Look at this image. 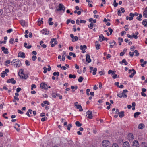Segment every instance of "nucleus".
<instances>
[{
	"instance_id": "obj_1",
	"label": "nucleus",
	"mask_w": 147,
	"mask_h": 147,
	"mask_svg": "<svg viewBox=\"0 0 147 147\" xmlns=\"http://www.w3.org/2000/svg\"><path fill=\"white\" fill-rule=\"evenodd\" d=\"M11 65L16 67H18L21 65V63L20 60L14 59L11 62Z\"/></svg>"
},
{
	"instance_id": "obj_2",
	"label": "nucleus",
	"mask_w": 147,
	"mask_h": 147,
	"mask_svg": "<svg viewBox=\"0 0 147 147\" xmlns=\"http://www.w3.org/2000/svg\"><path fill=\"white\" fill-rule=\"evenodd\" d=\"M23 69H20L18 72V75L20 78L26 79L27 78V76L23 73Z\"/></svg>"
},
{
	"instance_id": "obj_3",
	"label": "nucleus",
	"mask_w": 147,
	"mask_h": 147,
	"mask_svg": "<svg viewBox=\"0 0 147 147\" xmlns=\"http://www.w3.org/2000/svg\"><path fill=\"white\" fill-rule=\"evenodd\" d=\"M110 144V142L108 140H104L102 142V146L103 147H107Z\"/></svg>"
},
{
	"instance_id": "obj_4",
	"label": "nucleus",
	"mask_w": 147,
	"mask_h": 147,
	"mask_svg": "<svg viewBox=\"0 0 147 147\" xmlns=\"http://www.w3.org/2000/svg\"><path fill=\"white\" fill-rule=\"evenodd\" d=\"M86 116H87V117L90 119H92V112L91 111H88L86 112Z\"/></svg>"
},
{
	"instance_id": "obj_5",
	"label": "nucleus",
	"mask_w": 147,
	"mask_h": 147,
	"mask_svg": "<svg viewBox=\"0 0 147 147\" xmlns=\"http://www.w3.org/2000/svg\"><path fill=\"white\" fill-rule=\"evenodd\" d=\"M138 13L136 12L134 13V14L132 13H130L129 14V16H130V17H129V20H132V19H133V17L134 16H138Z\"/></svg>"
},
{
	"instance_id": "obj_6",
	"label": "nucleus",
	"mask_w": 147,
	"mask_h": 147,
	"mask_svg": "<svg viewBox=\"0 0 147 147\" xmlns=\"http://www.w3.org/2000/svg\"><path fill=\"white\" fill-rule=\"evenodd\" d=\"M59 8L57 9V11L63 10L64 11L65 9V7L64 5L62 4H59Z\"/></svg>"
},
{
	"instance_id": "obj_7",
	"label": "nucleus",
	"mask_w": 147,
	"mask_h": 147,
	"mask_svg": "<svg viewBox=\"0 0 147 147\" xmlns=\"http://www.w3.org/2000/svg\"><path fill=\"white\" fill-rule=\"evenodd\" d=\"M132 71H133V73L129 75V77L130 78H132L134 75L136 73V71L134 69H132V70H129V73L130 74L131 73Z\"/></svg>"
},
{
	"instance_id": "obj_8",
	"label": "nucleus",
	"mask_w": 147,
	"mask_h": 147,
	"mask_svg": "<svg viewBox=\"0 0 147 147\" xmlns=\"http://www.w3.org/2000/svg\"><path fill=\"white\" fill-rule=\"evenodd\" d=\"M40 86L41 88L42 89H47V85L45 83H41L40 84Z\"/></svg>"
},
{
	"instance_id": "obj_9",
	"label": "nucleus",
	"mask_w": 147,
	"mask_h": 147,
	"mask_svg": "<svg viewBox=\"0 0 147 147\" xmlns=\"http://www.w3.org/2000/svg\"><path fill=\"white\" fill-rule=\"evenodd\" d=\"M18 57H20L22 58H25V53L24 52H20L19 53L18 55Z\"/></svg>"
},
{
	"instance_id": "obj_10",
	"label": "nucleus",
	"mask_w": 147,
	"mask_h": 147,
	"mask_svg": "<svg viewBox=\"0 0 147 147\" xmlns=\"http://www.w3.org/2000/svg\"><path fill=\"white\" fill-rule=\"evenodd\" d=\"M7 83H11L13 84H15L16 83V81L13 78H12L7 80Z\"/></svg>"
},
{
	"instance_id": "obj_11",
	"label": "nucleus",
	"mask_w": 147,
	"mask_h": 147,
	"mask_svg": "<svg viewBox=\"0 0 147 147\" xmlns=\"http://www.w3.org/2000/svg\"><path fill=\"white\" fill-rule=\"evenodd\" d=\"M134 139L133 135L131 133H129L128 135V139L129 141H132Z\"/></svg>"
},
{
	"instance_id": "obj_12",
	"label": "nucleus",
	"mask_w": 147,
	"mask_h": 147,
	"mask_svg": "<svg viewBox=\"0 0 147 147\" xmlns=\"http://www.w3.org/2000/svg\"><path fill=\"white\" fill-rule=\"evenodd\" d=\"M128 91L127 90H123V92L121 93L122 96L123 97L126 98L127 97L126 93H127Z\"/></svg>"
},
{
	"instance_id": "obj_13",
	"label": "nucleus",
	"mask_w": 147,
	"mask_h": 147,
	"mask_svg": "<svg viewBox=\"0 0 147 147\" xmlns=\"http://www.w3.org/2000/svg\"><path fill=\"white\" fill-rule=\"evenodd\" d=\"M86 61L88 63L91 62V60L90 58V55L89 54H88L86 55Z\"/></svg>"
},
{
	"instance_id": "obj_14",
	"label": "nucleus",
	"mask_w": 147,
	"mask_h": 147,
	"mask_svg": "<svg viewBox=\"0 0 147 147\" xmlns=\"http://www.w3.org/2000/svg\"><path fill=\"white\" fill-rule=\"evenodd\" d=\"M1 49L5 54H7L9 52L7 48H5L4 47H3L1 48Z\"/></svg>"
},
{
	"instance_id": "obj_15",
	"label": "nucleus",
	"mask_w": 147,
	"mask_h": 147,
	"mask_svg": "<svg viewBox=\"0 0 147 147\" xmlns=\"http://www.w3.org/2000/svg\"><path fill=\"white\" fill-rule=\"evenodd\" d=\"M123 147H130L129 144L127 141L124 142L123 144Z\"/></svg>"
},
{
	"instance_id": "obj_16",
	"label": "nucleus",
	"mask_w": 147,
	"mask_h": 147,
	"mask_svg": "<svg viewBox=\"0 0 147 147\" xmlns=\"http://www.w3.org/2000/svg\"><path fill=\"white\" fill-rule=\"evenodd\" d=\"M143 16L145 18H147V7L145 9L143 12Z\"/></svg>"
},
{
	"instance_id": "obj_17",
	"label": "nucleus",
	"mask_w": 147,
	"mask_h": 147,
	"mask_svg": "<svg viewBox=\"0 0 147 147\" xmlns=\"http://www.w3.org/2000/svg\"><path fill=\"white\" fill-rule=\"evenodd\" d=\"M41 32L44 35H48L49 34V31L47 32L45 30L43 29L41 31Z\"/></svg>"
},
{
	"instance_id": "obj_18",
	"label": "nucleus",
	"mask_w": 147,
	"mask_h": 147,
	"mask_svg": "<svg viewBox=\"0 0 147 147\" xmlns=\"http://www.w3.org/2000/svg\"><path fill=\"white\" fill-rule=\"evenodd\" d=\"M95 45L96 46V48L97 50H98L100 49V45L98 41H96L95 42Z\"/></svg>"
},
{
	"instance_id": "obj_19",
	"label": "nucleus",
	"mask_w": 147,
	"mask_h": 147,
	"mask_svg": "<svg viewBox=\"0 0 147 147\" xmlns=\"http://www.w3.org/2000/svg\"><path fill=\"white\" fill-rule=\"evenodd\" d=\"M80 49L82 51H83V50H85L86 49L87 47L86 45H84L83 46L81 45L80 46Z\"/></svg>"
},
{
	"instance_id": "obj_20",
	"label": "nucleus",
	"mask_w": 147,
	"mask_h": 147,
	"mask_svg": "<svg viewBox=\"0 0 147 147\" xmlns=\"http://www.w3.org/2000/svg\"><path fill=\"white\" fill-rule=\"evenodd\" d=\"M142 24L143 25H144L145 27H146L147 26V20L145 19L142 22Z\"/></svg>"
},
{
	"instance_id": "obj_21",
	"label": "nucleus",
	"mask_w": 147,
	"mask_h": 147,
	"mask_svg": "<svg viewBox=\"0 0 147 147\" xmlns=\"http://www.w3.org/2000/svg\"><path fill=\"white\" fill-rule=\"evenodd\" d=\"M40 18H39L38 19V24L39 26H40L41 25V24H42L43 23V21H42V20H43V18H41V20H40Z\"/></svg>"
},
{
	"instance_id": "obj_22",
	"label": "nucleus",
	"mask_w": 147,
	"mask_h": 147,
	"mask_svg": "<svg viewBox=\"0 0 147 147\" xmlns=\"http://www.w3.org/2000/svg\"><path fill=\"white\" fill-rule=\"evenodd\" d=\"M76 108L77 109H80L79 110V111H83V109H82V107L80 105H78L76 106Z\"/></svg>"
},
{
	"instance_id": "obj_23",
	"label": "nucleus",
	"mask_w": 147,
	"mask_h": 147,
	"mask_svg": "<svg viewBox=\"0 0 147 147\" xmlns=\"http://www.w3.org/2000/svg\"><path fill=\"white\" fill-rule=\"evenodd\" d=\"M141 114L140 112H136L134 113V116L135 118H136L138 117V116Z\"/></svg>"
},
{
	"instance_id": "obj_24",
	"label": "nucleus",
	"mask_w": 147,
	"mask_h": 147,
	"mask_svg": "<svg viewBox=\"0 0 147 147\" xmlns=\"http://www.w3.org/2000/svg\"><path fill=\"white\" fill-rule=\"evenodd\" d=\"M124 112L123 111H121L119 113V117L122 118L124 116Z\"/></svg>"
},
{
	"instance_id": "obj_25",
	"label": "nucleus",
	"mask_w": 147,
	"mask_h": 147,
	"mask_svg": "<svg viewBox=\"0 0 147 147\" xmlns=\"http://www.w3.org/2000/svg\"><path fill=\"white\" fill-rule=\"evenodd\" d=\"M27 44L26 42H25L24 43V46L25 48L28 49L30 48L31 47H32L31 45H28V46H27Z\"/></svg>"
},
{
	"instance_id": "obj_26",
	"label": "nucleus",
	"mask_w": 147,
	"mask_h": 147,
	"mask_svg": "<svg viewBox=\"0 0 147 147\" xmlns=\"http://www.w3.org/2000/svg\"><path fill=\"white\" fill-rule=\"evenodd\" d=\"M133 144L134 146H137L139 145L138 142L137 141L134 140L133 142Z\"/></svg>"
},
{
	"instance_id": "obj_27",
	"label": "nucleus",
	"mask_w": 147,
	"mask_h": 147,
	"mask_svg": "<svg viewBox=\"0 0 147 147\" xmlns=\"http://www.w3.org/2000/svg\"><path fill=\"white\" fill-rule=\"evenodd\" d=\"M75 124L77 126L80 127L82 126V124L80 123L79 121H77L75 122Z\"/></svg>"
},
{
	"instance_id": "obj_28",
	"label": "nucleus",
	"mask_w": 147,
	"mask_h": 147,
	"mask_svg": "<svg viewBox=\"0 0 147 147\" xmlns=\"http://www.w3.org/2000/svg\"><path fill=\"white\" fill-rule=\"evenodd\" d=\"M144 125L143 124H139L138 126V128L140 129H142L143 128V126Z\"/></svg>"
},
{
	"instance_id": "obj_29",
	"label": "nucleus",
	"mask_w": 147,
	"mask_h": 147,
	"mask_svg": "<svg viewBox=\"0 0 147 147\" xmlns=\"http://www.w3.org/2000/svg\"><path fill=\"white\" fill-rule=\"evenodd\" d=\"M120 63H121V64L124 63L125 65H127L128 64L127 62H126V60L125 59H123L122 60V61L120 62Z\"/></svg>"
},
{
	"instance_id": "obj_30",
	"label": "nucleus",
	"mask_w": 147,
	"mask_h": 147,
	"mask_svg": "<svg viewBox=\"0 0 147 147\" xmlns=\"http://www.w3.org/2000/svg\"><path fill=\"white\" fill-rule=\"evenodd\" d=\"M20 22L21 24V25L23 26H25V21L24 20H21L20 21Z\"/></svg>"
},
{
	"instance_id": "obj_31",
	"label": "nucleus",
	"mask_w": 147,
	"mask_h": 147,
	"mask_svg": "<svg viewBox=\"0 0 147 147\" xmlns=\"http://www.w3.org/2000/svg\"><path fill=\"white\" fill-rule=\"evenodd\" d=\"M84 79L83 78L82 76H80L78 80V82H82Z\"/></svg>"
},
{
	"instance_id": "obj_32",
	"label": "nucleus",
	"mask_w": 147,
	"mask_h": 147,
	"mask_svg": "<svg viewBox=\"0 0 147 147\" xmlns=\"http://www.w3.org/2000/svg\"><path fill=\"white\" fill-rule=\"evenodd\" d=\"M115 71H113L112 70H110L108 72V74H112L113 75H114L115 74Z\"/></svg>"
},
{
	"instance_id": "obj_33",
	"label": "nucleus",
	"mask_w": 147,
	"mask_h": 147,
	"mask_svg": "<svg viewBox=\"0 0 147 147\" xmlns=\"http://www.w3.org/2000/svg\"><path fill=\"white\" fill-rule=\"evenodd\" d=\"M69 77L70 78H76V76L75 75H72L71 74H69Z\"/></svg>"
},
{
	"instance_id": "obj_34",
	"label": "nucleus",
	"mask_w": 147,
	"mask_h": 147,
	"mask_svg": "<svg viewBox=\"0 0 147 147\" xmlns=\"http://www.w3.org/2000/svg\"><path fill=\"white\" fill-rule=\"evenodd\" d=\"M97 70V69L96 68H95L93 70V72L92 73L93 75H95L96 74Z\"/></svg>"
},
{
	"instance_id": "obj_35",
	"label": "nucleus",
	"mask_w": 147,
	"mask_h": 147,
	"mask_svg": "<svg viewBox=\"0 0 147 147\" xmlns=\"http://www.w3.org/2000/svg\"><path fill=\"white\" fill-rule=\"evenodd\" d=\"M93 25L94 24L92 22H91L90 24L88 25V27L92 29V27Z\"/></svg>"
},
{
	"instance_id": "obj_36",
	"label": "nucleus",
	"mask_w": 147,
	"mask_h": 147,
	"mask_svg": "<svg viewBox=\"0 0 147 147\" xmlns=\"http://www.w3.org/2000/svg\"><path fill=\"white\" fill-rule=\"evenodd\" d=\"M72 125L71 124H69L68 126H67V129L69 131L70 130V128L71 127H72Z\"/></svg>"
},
{
	"instance_id": "obj_37",
	"label": "nucleus",
	"mask_w": 147,
	"mask_h": 147,
	"mask_svg": "<svg viewBox=\"0 0 147 147\" xmlns=\"http://www.w3.org/2000/svg\"><path fill=\"white\" fill-rule=\"evenodd\" d=\"M109 44L110 45L109 46L110 47L112 48L113 47L114 45V44H113V42H109Z\"/></svg>"
},
{
	"instance_id": "obj_38",
	"label": "nucleus",
	"mask_w": 147,
	"mask_h": 147,
	"mask_svg": "<svg viewBox=\"0 0 147 147\" xmlns=\"http://www.w3.org/2000/svg\"><path fill=\"white\" fill-rule=\"evenodd\" d=\"M114 6L115 7H116L118 5V3L116 2L115 0H114Z\"/></svg>"
},
{
	"instance_id": "obj_39",
	"label": "nucleus",
	"mask_w": 147,
	"mask_h": 147,
	"mask_svg": "<svg viewBox=\"0 0 147 147\" xmlns=\"http://www.w3.org/2000/svg\"><path fill=\"white\" fill-rule=\"evenodd\" d=\"M107 40L108 39L107 38L104 37V38H102V40H101V39H99L98 40L100 42H102V41H103L104 40H106L107 41Z\"/></svg>"
},
{
	"instance_id": "obj_40",
	"label": "nucleus",
	"mask_w": 147,
	"mask_h": 147,
	"mask_svg": "<svg viewBox=\"0 0 147 147\" xmlns=\"http://www.w3.org/2000/svg\"><path fill=\"white\" fill-rule=\"evenodd\" d=\"M25 64L26 65L29 66L30 65V63L28 60H26L25 61Z\"/></svg>"
},
{
	"instance_id": "obj_41",
	"label": "nucleus",
	"mask_w": 147,
	"mask_h": 147,
	"mask_svg": "<svg viewBox=\"0 0 147 147\" xmlns=\"http://www.w3.org/2000/svg\"><path fill=\"white\" fill-rule=\"evenodd\" d=\"M134 53L136 54L135 55L136 56H138L139 55V53H138V51L136 50L134 51Z\"/></svg>"
},
{
	"instance_id": "obj_42",
	"label": "nucleus",
	"mask_w": 147,
	"mask_h": 147,
	"mask_svg": "<svg viewBox=\"0 0 147 147\" xmlns=\"http://www.w3.org/2000/svg\"><path fill=\"white\" fill-rule=\"evenodd\" d=\"M47 119V118L46 117H45L43 118H42L41 119V121H44Z\"/></svg>"
},
{
	"instance_id": "obj_43",
	"label": "nucleus",
	"mask_w": 147,
	"mask_h": 147,
	"mask_svg": "<svg viewBox=\"0 0 147 147\" xmlns=\"http://www.w3.org/2000/svg\"><path fill=\"white\" fill-rule=\"evenodd\" d=\"M36 88V86L34 84H32L31 85V89L32 90H33V88Z\"/></svg>"
},
{
	"instance_id": "obj_44",
	"label": "nucleus",
	"mask_w": 147,
	"mask_h": 147,
	"mask_svg": "<svg viewBox=\"0 0 147 147\" xmlns=\"http://www.w3.org/2000/svg\"><path fill=\"white\" fill-rule=\"evenodd\" d=\"M36 58L37 57L36 56H33L32 58V60L33 61H35Z\"/></svg>"
},
{
	"instance_id": "obj_45",
	"label": "nucleus",
	"mask_w": 147,
	"mask_h": 147,
	"mask_svg": "<svg viewBox=\"0 0 147 147\" xmlns=\"http://www.w3.org/2000/svg\"><path fill=\"white\" fill-rule=\"evenodd\" d=\"M14 42V38H11L10 39L9 42L11 44H13Z\"/></svg>"
},
{
	"instance_id": "obj_46",
	"label": "nucleus",
	"mask_w": 147,
	"mask_h": 147,
	"mask_svg": "<svg viewBox=\"0 0 147 147\" xmlns=\"http://www.w3.org/2000/svg\"><path fill=\"white\" fill-rule=\"evenodd\" d=\"M108 30L110 32V34L111 35L113 32V30L112 29H111V28H108Z\"/></svg>"
},
{
	"instance_id": "obj_47",
	"label": "nucleus",
	"mask_w": 147,
	"mask_h": 147,
	"mask_svg": "<svg viewBox=\"0 0 147 147\" xmlns=\"http://www.w3.org/2000/svg\"><path fill=\"white\" fill-rule=\"evenodd\" d=\"M9 71L8 69H5V71H3V74L5 75V74H6V72H9Z\"/></svg>"
},
{
	"instance_id": "obj_48",
	"label": "nucleus",
	"mask_w": 147,
	"mask_h": 147,
	"mask_svg": "<svg viewBox=\"0 0 147 147\" xmlns=\"http://www.w3.org/2000/svg\"><path fill=\"white\" fill-rule=\"evenodd\" d=\"M56 40V38H53V39H52L50 41V43L51 44L53 43V41H55Z\"/></svg>"
},
{
	"instance_id": "obj_49",
	"label": "nucleus",
	"mask_w": 147,
	"mask_h": 147,
	"mask_svg": "<svg viewBox=\"0 0 147 147\" xmlns=\"http://www.w3.org/2000/svg\"><path fill=\"white\" fill-rule=\"evenodd\" d=\"M134 52H133L132 53H131V52H130L129 53V55L131 57H133V56L134 55Z\"/></svg>"
},
{
	"instance_id": "obj_50",
	"label": "nucleus",
	"mask_w": 147,
	"mask_h": 147,
	"mask_svg": "<svg viewBox=\"0 0 147 147\" xmlns=\"http://www.w3.org/2000/svg\"><path fill=\"white\" fill-rule=\"evenodd\" d=\"M44 71H43V72L45 74L47 72V68L45 67H44L43 68Z\"/></svg>"
},
{
	"instance_id": "obj_51",
	"label": "nucleus",
	"mask_w": 147,
	"mask_h": 147,
	"mask_svg": "<svg viewBox=\"0 0 147 147\" xmlns=\"http://www.w3.org/2000/svg\"><path fill=\"white\" fill-rule=\"evenodd\" d=\"M90 90L89 89H88L86 90V94H87V95L88 96L89 95V92H90Z\"/></svg>"
},
{
	"instance_id": "obj_52",
	"label": "nucleus",
	"mask_w": 147,
	"mask_h": 147,
	"mask_svg": "<svg viewBox=\"0 0 147 147\" xmlns=\"http://www.w3.org/2000/svg\"><path fill=\"white\" fill-rule=\"evenodd\" d=\"M4 105V103L1 104L0 105V108L3 109V105Z\"/></svg>"
},
{
	"instance_id": "obj_53",
	"label": "nucleus",
	"mask_w": 147,
	"mask_h": 147,
	"mask_svg": "<svg viewBox=\"0 0 147 147\" xmlns=\"http://www.w3.org/2000/svg\"><path fill=\"white\" fill-rule=\"evenodd\" d=\"M132 37H133L135 39H136L138 38L137 36V35H135L134 34L132 35Z\"/></svg>"
},
{
	"instance_id": "obj_54",
	"label": "nucleus",
	"mask_w": 147,
	"mask_h": 147,
	"mask_svg": "<svg viewBox=\"0 0 147 147\" xmlns=\"http://www.w3.org/2000/svg\"><path fill=\"white\" fill-rule=\"evenodd\" d=\"M21 90V89L20 88H18L16 89V91L17 92H19Z\"/></svg>"
},
{
	"instance_id": "obj_55",
	"label": "nucleus",
	"mask_w": 147,
	"mask_h": 147,
	"mask_svg": "<svg viewBox=\"0 0 147 147\" xmlns=\"http://www.w3.org/2000/svg\"><path fill=\"white\" fill-rule=\"evenodd\" d=\"M128 26V25H126L124 27V28H125V30L126 31L128 30V27L126 28V27H127Z\"/></svg>"
},
{
	"instance_id": "obj_56",
	"label": "nucleus",
	"mask_w": 147,
	"mask_h": 147,
	"mask_svg": "<svg viewBox=\"0 0 147 147\" xmlns=\"http://www.w3.org/2000/svg\"><path fill=\"white\" fill-rule=\"evenodd\" d=\"M43 103L45 104H47L48 105H49L50 103H49L47 101H45L43 102Z\"/></svg>"
},
{
	"instance_id": "obj_57",
	"label": "nucleus",
	"mask_w": 147,
	"mask_h": 147,
	"mask_svg": "<svg viewBox=\"0 0 147 147\" xmlns=\"http://www.w3.org/2000/svg\"><path fill=\"white\" fill-rule=\"evenodd\" d=\"M13 30L12 29H9L7 31V32L8 33H9L12 31Z\"/></svg>"
},
{
	"instance_id": "obj_58",
	"label": "nucleus",
	"mask_w": 147,
	"mask_h": 147,
	"mask_svg": "<svg viewBox=\"0 0 147 147\" xmlns=\"http://www.w3.org/2000/svg\"><path fill=\"white\" fill-rule=\"evenodd\" d=\"M121 12L120 10L118 11V15L119 16H121Z\"/></svg>"
},
{
	"instance_id": "obj_59",
	"label": "nucleus",
	"mask_w": 147,
	"mask_h": 147,
	"mask_svg": "<svg viewBox=\"0 0 147 147\" xmlns=\"http://www.w3.org/2000/svg\"><path fill=\"white\" fill-rule=\"evenodd\" d=\"M135 48V47H134V46H132L131 47L130 49L131 51H133L134 50Z\"/></svg>"
},
{
	"instance_id": "obj_60",
	"label": "nucleus",
	"mask_w": 147,
	"mask_h": 147,
	"mask_svg": "<svg viewBox=\"0 0 147 147\" xmlns=\"http://www.w3.org/2000/svg\"><path fill=\"white\" fill-rule=\"evenodd\" d=\"M126 32L125 31H123L121 33V36H123L124 34H126Z\"/></svg>"
},
{
	"instance_id": "obj_61",
	"label": "nucleus",
	"mask_w": 147,
	"mask_h": 147,
	"mask_svg": "<svg viewBox=\"0 0 147 147\" xmlns=\"http://www.w3.org/2000/svg\"><path fill=\"white\" fill-rule=\"evenodd\" d=\"M18 113H20L21 114H22L23 113V112L22 111H21V110H18Z\"/></svg>"
},
{
	"instance_id": "obj_62",
	"label": "nucleus",
	"mask_w": 147,
	"mask_h": 147,
	"mask_svg": "<svg viewBox=\"0 0 147 147\" xmlns=\"http://www.w3.org/2000/svg\"><path fill=\"white\" fill-rule=\"evenodd\" d=\"M61 68L65 70L67 68L65 66H63L61 67Z\"/></svg>"
},
{
	"instance_id": "obj_63",
	"label": "nucleus",
	"mask_w": 147,
	"mask_h": 147,
	"mask_svg": "<svg viewBox=\"0 0 147 147\" xmlns=\"http://www.w3.org/2000/svg\"><path fill=\"white\" fill-rule=\"evenodd\" d=\"M98 89V87H97L96 85H95L93 87V89L94 90H96Z\"/></svg>"
},
{
	"instance_id": "obj_64",
	"label": "nucleus",
	"mask_w": 147,
	"mask_h": 147,
	"mask_svg": "<svg viewBox=\"0 0 147 147\" xmlns=\"http://www.w3.org/2000/svg\"><path fill=\"white\" fill-rule=\"evenodd\" d=\"M125 54L124 52H121L120 54V56H123Z\"/></svg>"
}]
</instances>
